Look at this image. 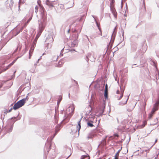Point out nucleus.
I'll return each instance as SVG.
<instances>
[{
    "label": "nucleus",
    "mask_w": 159,
    "mask_h": 159,
    "mask_svg": "<svg viewBox=\"0 0 159 159\" xmlns=\"http://www.w3.org/2000/svg\"><path fill=\"white\" fill-rule=\"evenodd\" d=\"M25 99H23L18 101L17 103L15 104L13 109L15 110H16L20 108L24 105L25 103Z\"/></svg>",
    "instance_id": "nucleus-1"
},
{
    "label": "nucleus",
    "mask_w": 159,
    "mask_h": 159,
    "mask_svg": "<svg viewBox=\"0 0 159 159\" xmlns=\"http://www.w3.org/2000/svg\"><path fill=\"white\" fill-rule=\"evenodd\" d=\"M25 99H23L18 101L17 103L15 104L13 109L15 110H16L20 108L24 105L25 103Z\"/></svg>",
    "instance_id": "nucleus-2"
},
{
    "label": "nucleus",
    "mask_w": 159,
    "mask_h": 159,
    "mask_svg": "<svg viewBox=\"0 0 159 159\" xmlns=\"http://www.w3.org/2000/svg\"><path fill=\"white\" fill-rule=\"evenodd\" d=\"M46 4L48 6L49 8H52L54 7L55 5H59V2L58 1H51L49 0H46Z\"/></svg>",
    "instance_id": "nucleus-3"
},
{
    "label": "nucleus",
    "mask_w": 159,
    "mask_h": 159,
    "mask_svg": "<svg viewBox=\"0 0 159 159\" xmlns=\"http://www.w3.org/2000/svg\"><path fill=\"white\" fill-rule=\"evenodd\" d=\"M159 104V101H157L154 105L151 111L152 113H154L155 112L158 110V106Z\"/></svg>",
    "instance_id": "nucleus-4"
},
{
    "label": "nucleus",
    "mask_w": 159,
    "mask_h": 159,
    "mask_svg": "<svg viewBox=\"0 0 159 159\" xmlns=\"http://www.w3.org/2000/svg\"><path fill=\"white\" fill-rule=\"evenodd\" d=\"M75 108L73 106H71L68 107L66 110V112L70 111V112L69 113V114L71 115V116L73 115V113L74 112Z\"/></svg>",
    "instance_id": "nucleus-5"
},
{
    "label": "nucleus",
    "mask_w": 159,
    "mask_h": 159,
    "mask_svg": "<svg viewBox=\"0 0 159 159\" xmlns=\"http://www.w3.org/2000/svg\"><path fill=\"white\" fill-rule=\"evenodd\" d=\"M37 3L40 7V8L42 10L43 12L42 13H43V14L44 13V12L45 11V9L44 8L43 6L41 4V2L40 0H38L37 1Z\"/></svg>",
    "instance_id": "nucleus-6"
},
{
    "label": "nucleus",
    "mask_w": 159,
    "mask_h": 159,
    "mask_svg": "<svg viewBox=\"0 0 159 159\" xmlns=\"http://www.w3.org/2000/svg\"><path fill=\"white\" fill-rule=\"evenodd\" d=\"M64 63V61L63 59L60 60L58 63L56 67H61Z\"/></svg>",
    "instance_id": "nucleus-7"
},
{
    "label": "nucleus",
    "mask_w": 159,
    "mask_h": 159,
    "mask_svg": "<svg viewBox=\"0 0 159 159\" xmlns=\"http://www.w3.org/2000/svg\"><path fill=\"white\" fill-rule=\"evenodd\" d=\"M14 63V61H13L11 63L9 64L6 67V68L2 70H0V74L6 71L7 69H9L11 66H12Z\"/></svg>",
    "instance_id": "nucleus-8"
},
{
    "label": "nucleus",
    "mask_w": 159,
    "mask_h": 159,
    "mask_svg": "<svg viewBox=\"0 0 159 159\" xmlns=\"http://www.w3.org/2000/svg\"><path fill=\"white\" fill-rule=\"evenodd\" d=\"M116 93L117 94H120V95L119 96H117L118 99L119 100L122 98L123 96V93L122 92H120L118 90H117L116 91Z\"/></svg>",
    "instance_id": "nucleus-9"
},
{
    "label": "nucleus",
    "mask_w": 159,
    "mask_h": 159,
    "mask_svg": "<svg viewBox=\"0 0 159 159\" xmlns=\"http://www.w3.org/2000/svg\"><path fill=\"white\" fill-rule=\"evenodd\" d=\"M81 120V119H80L78 121V127L77 126V129L79 131L81 128L80 121Z\"/></svg>",
    "instance_id": "nucleus-10"
},
{
    "label": "nucleus",
    "mask_w": 159,
    "mask_h": 159,
    "mask_svg": "<svg viewBox=\"0 0 159 159\" xmlns=\"http://www.w3.org/2000/svg\"><path fill=\"white\" fill-rule=\"evenodd\" d=\"M93 121H88L87 123V124L90 127H92L93 126Z\"/></svg>",
    "instance_id": "nucleus-11"
},
{
    "label": "nucleus",
    "mask_w": 159,
    "mask_h": 159,
    "mask_svg": "<svg viewBox=\"0 0 159 159\" xmlns=\"http://www.w3.org/2000/svg\"><path fill=\"white\" fill-rule=\"evenodd\" d=\"M104 96L105 99L108 98V90H105Z\"/></svg>",
    "instance_id": "nucleus-12"
},
{
    "label": "nucleus",
    "mask_w": 159,
    "mask_h": 159,
    "mask_svg": "<svg viewBox=\"0 0 159 159\" xmlns=\"http://www.w3.org/2000/svg\"><path fill=\"white\" fill-rule=\"evenodd\" d=\"M114 136L118 137V135L117 134H114V136H111L110 137L109 139H114Z\"/></svg>",
    "instance_id": "nucleus-13"
},
{
    "label": "nucleus",
    "mask_w": 159,
    "mask_h": 159,
    "mask_svg": "<svg viewBox=\"0 0 159 159\" xmlns=\"http://www.w3.org/2000/svg\"><path fill=\"white\" fill-rule=\"evenodd\" d=\"M147 121H144L143 122V124L142 125H141V128H143L145 125L147 124Z\"/></svg>",
    "instance_id": "nucleus-14"
},
{
    "label": "nucleus",
    "mask_w": 159,
    "mask_h": 159,
    "mask_svg": "<svg viewBox=\"0 0 159 159\" xmlns=\"http://www.w3.org/2000/svg\"><path fill=\"white\" fill-rule=\"evenodd\" d=\"M154 114V113H152V112L151 111V113L149 114L148 118L151 119L152 117Z\"/></svg>",
    "instance_id": "nucleus-15"
},
{
    "label": "nucleus",
    "mask_w": 159,
    "mask_h": 159,
    "mask_svg": "<svg viewBox=\"0 0 159 159\" xmlns=\"http://www.w3.org/2000/svg\"><path fill=\"white\" fill-rule=\"evenodd\" d=\"M112 12L114 15V16L115 17H116L117 16V13L116 12V11L115 10H113L112 11Z\"/></svg>",
    "instance_id": "nucleus-16"
},
{
    "label": "nucleus",
    "mask_w": 159,
    "mask_h": 159,
    "mask_svg": "<svg viewBox=\"0 0 159 159\" xmlns=\"http://www.w3.org/2000/svg\"><path fill=\"white\" fill-rule=\"evenodd\" d=\"M39 9V7L38 6H36L35 8V12L37 14L38 12V10Z\"/></svg>",
    "instance_id": "nucleus-17"
},
{
    "label": "nucleus",
    "mask_w": 159,
    "mask_h": 159,
    "mask_svg": "<svg viewBox=\"0 0 159 159\" xmlns=\"http://www.w3.org/2000/svg\"><path fill=\"white\" fill-rule=\"evenodd\" d=\"M20 0V4H24L26 0Z\"/></svg>",
    "instance_id": "nucleus-18"
},
{
    "label": "nucleus",
    "mask_w": 159,
    "mask_h": 159,
    "mask_svg": "<svg viewBox=\"0 0 159 159\" xmlns=\"http://www.w3.org/2000/svg\"><path fill=\"white\" fill-rule=\"evenodd\" d=\"M119 155H117V154H116L115 156V159H118Z\"/></svg>",
    "instance_id": "nucleus-19"
},
{
    "label": "nucleus",
    "mask_w": 159,
    "mask_h": 159,
    "mask_svg": "<svg viewBox=\"0 0 159 159\" xmlns=\"http://www.w3.org/2000/svg\"><path fill=\"white\" fill-rule=\"evenodd\" d=\"M87 156L83 155L81 157V159H84V158H87Z\"/></svg>",
    "instance_id": "nucleus-20"
},
{
    "label": "nucleus",
    "mask_w": 159,
    "mask_h": 159,
    "mask_svg": "<svg viewBox=\"0 0 159 159\" xmlns=\"http://www.w3.org/2000/svg\"><path fill=\"white\" fill-rule=\"evenodd\" d=\"M92 137L93 136L92 135H89L87 137V138L88 139H89L90 138H92Z\"/></svg>",
    "instance_id": "nucleus-21"
},
{
    "label": "nucleus",
    "mask_w": 159,
    "mask_h": 159,
    "mask_svg": "<svg viewBox=\"0 0 159 159\" xmlns=\"http://www.w3.org/2000/svg\"><path fill=\"white\" fill-rule=\"evenodd\" d=\"M108 86L107 85V84H106L105 85V90H108V88H107Z\"/></svg>",
    "instance_id": "nucleus-22"
},
{
    "label": "nucleus",
    "mask_w": 159,
    "mask_h": 159,
    "mask_svg": "<svg viewBox=\"0 0 159 159\" xmlns=\"http://www.w3.org/2000/svg\"><path fill=\"white\" fill-rule=\"evenodd\" d=\"M127 100H126L125 101V102L124 103H120L121 105H124L125 104L127 103Z\"/></svg>",
    "instance_id": "nucleus-23"
},
{
    "label": "nucleus",
    "mask_w": 159,
    "mask_h": 159,
    "mask_svg": "<svg viewBox=\"0 0 159 159\" xmlns=\"http://www.w3.org/2000/svg\"><path fill=\"white\" fill-rule=\"evenodd\" d=\"M12 110V108H11V109H10V110H9L8 111H7V113L10 112Z\"/></svg>",
    "instance_id": "nucleus-24"
},
{
    "label": "nucleus",
    "mask_w": 159,
    "mask_h": 159,
    "mask_svg": "<svg viewBox=\"0 0 159 159\" xmlns=\"http://www.w3.org/2000/svg\"><path fill=\"white\" fill-rule=\"evenodd\" d=\"M120 151V150H118V151L116 153V154L119 155V154Z\"/></svg>",
    "instance_id": "nucleus-25"
},
{
    "label": "nucleus",
    "mask_w": 159,
    "mask_h": 159,
    "mask_svg": "<svg viewBox=\"0 0 159 159\" xmlns=\"http://www.w3.org/2000/svg\"><path fill=\"white\" fill-rule=\"evenodd\" d=\"M143 4H144V8H145V0H143Z\"/></svg>",
    "instance_id": "nucleus-26"
},
{
    "label": "nucleus",
    "mask_w": 159,
    "mask_h": 159,
    "mask_svg": "<svg viewBox=\"0 0 159 159\" xmlns=\"http://www.w3.org/2000/svg\"><path fill=\"white\" fill-rule=\"evenodd\" d=\"M31 18H30L27 21V23H28L31 20Z\"/></svg>",
    "instance_id": "nucleus-27"
},
{
    "label": "nucleus",
    "mask_w": 159,
    "mask_h": 159,
    "mask_svg": "<svg viewBox=\"0 0 159 159\" xmlns=\"http://www.w3.org/2000/svg\"><path fill=\"white\" fill-rule=\"evenodd\" d=\"M97 25L98 28V29L100 30V27L99 26V25L98 24V23L97 22Z\"/></svg>",
    "instance_id": "nucleus-28"
}]
</instances>
